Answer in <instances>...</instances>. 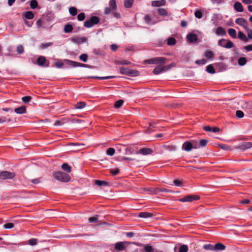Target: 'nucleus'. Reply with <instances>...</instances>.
I'll return each mask as SVG.
<instances>
[{
	"label": "nucleus",
	"mask_w": 252,
	"mask_h": 252,
	"mask_svg": "<svg viewBox=\"0 0 252 252\" xmlns=\"http://www.w3.org/2000/svg\"><path fill=\"white\" fill-rule=\"evenodd\" d=\"M86 105V104L85 102L80 101L77 102L75 105H74V108L75 109H81L84 108Z\"/></svg>",
	"instance_id": "bb28decb"
},
{
	"label": "nucleus",
	"mask_w": 252,
	"mask_h": 252,
	"mask_svg": "<svg viewBox=\"0 0 252 252\" xmlns=\"http://www.w3.org/2000/svg\"><path fill=\"white\" fill-rule=\"evenodd\" d=\"M140 74L139 72L137 70H133L129 68L127 76L131 77L138 76Z\"/></svg>",
	"instance_id": "4be33fe9"
},
{
	"label": "nucleus",
	"mask_w": 252,
	"mask_h": 252,
	"mask_svg": "<svg viewBox=\"0 0 252 252\" xmlns=\"http://www.w3.org/2000/svg\"><path fill=\"white\" fill-rule=\"evenodd\" d=\"M25 16L28 19H32L34 18V14L32 11H29L25 13Z\"/></svg>",
	"instance_id": "f704fd0d"
},
{
	"label": "nucleus",
	"mask_w": 252,
	"mask_h": 252,
	"mask_svg": "<svg viewBox=\"0 0 252 252\" xmlns=\"http://www.w3.org/2000/svg\"><path fill=\"white\" fill-rule=\"evenodd\" d=\"M188 247L187 245H183L179 248V252H187Z\"/></svg>",
	"instance_id": "3c124183"
},
{
	"label": "nucleus",
	"mask_w": 252,
	"mask_h": 252,
	"mask_svg": "<svg viewBox=\"0 0 252 252\" xmlns=\"http://www.w3.org/2000/svg\"><path fill=\"white\" fill-rule=\"evenodd\" d=\"M153 151L152 149L150 148H142L140 149L138 152L135 153L136 154H141L143 155H147L151 154L153 153Z\"/></svg>",
	"instance_id": "4468645a"
},
{
	"label": "nucleus",
	"mask_w": 252,
	"mask_h": 252,
	"mask_svg": "<svg viewBox=\"0 0 252 252\" xmlns=\"http://www.w3.org/2000/svg\"><path fill=\"white\" fill-rule=\"evenodd\" d=\"M62 169L70 173L71 171V167L70 165H69L67 163H64L62 165Z\"/></svg>",
	"instance_id": "393cba45"
},
{
	"label": "nucleus",
	"mask_w": 252,
	"mask_h": 252,
	"mask_svg": "<svg viewBox=\"0 0 252 252\" xmlns=\"http://www.w3.org/2000/svg\"><path fill=\"white\" fill-rule=\"evenodd\" d=\"M125 151L126 155H131L134 153L133 149L130 147H127Z\"/></svg>",
	"instance_id": "5fc2aeb1"
},
{
	"label": "nucleus",
	"mask_w": 252,
	"mask_h": 252,
	"mask_svg": "<svg viewBox=\"0 0 252 252\" xmlns=\"http://www.w3.org/2000/svg\"><path fill=\"white\" fill-rule=\"evenodd\" d=\"M208 143V141L206 139H201L199 142V146L200 147H205Z\"/></svg>",
	"instance_id": "052dcab7"
},
{
	"label": "nucleus",
	"mask_w": 252,
	"mask_h": 252,
	"mask_svg": "<svg viewBox=\"0 0 252 252\" xmlns=\"http://www.w3.org/2000/svg\"><path fill=\"white\" fill-rule=\"evenodd\" d=\"M216 33L219 35H226V32L224 29L221 27H219L217 28L216 30Z\"/></svg>",
	"instance_id": "5701e85b"
},
{
	"label": "nucleus",
	"mask_w": 252,
	"mask_h": 252,
	"mask_svg": "<svg viewBox=\"0 0 252 252\" xmlns=\"http://www.w3.org/2000/svg\"><path fill=\"white\" fill-rule=\"evenodd\" d=\"M225 248V246L220 243H217L214 245V251L224 250Z\"/></svg>",
	"instance_id": "6ab92c4d"
},
{
	"label": "nucleus",
	"mask_w": 252,
	"mask_h": 252,
	"mask_svg": "<svg viewBox=\"0 0 252 252\" xmlns=\"http://www.w3.org/2000/svg\"><path fill=\"white\" fill-rule=\"evenodd\" d=\"M176 41L173 37H170L168 39L167 44L168 45H174L176 44Z\"/></svg>",
	"instance_id": "49530a36"
},
{
	"label": "nucleus",
	"mask_w": 252,
	"mask_h": 252,
	"mask_svg": "<svg viewBox=\"0 0 252 252\" xmlns=\"http://www.w3.org/2000/svg\"><path fill=\"white\" fill-rule=\"evenodd\" d=\"M206 60L204 59L198 60L195 61V63L197 64H205L206 63Z\"/></svg>",
	"instance_id": "e2e57ef3"
},
{
	"label": "nucleus",
	"mask_w": 252,
	"mask_h": 252,
	"mask_svg": "<svg viewBox=\"0 0 252 252\" xmlns=\"http://www.w3.org/2000/svg\"><path fill=\"white\" fill-rule=\"evenodd\" d=\"M17 51L18 54H21L24 52V48L22 45H19L17 47Z\"/></svg>",
	"instance_id": "680f3d73"
},
{
	"label": "nucleus",
	"mask_w": 252,
	"mask_h": 252,
	"mask_svg": "<svg viewBox=\"0 0 252 252\" xmlns=\"http://www.w3.org/2000/svg\"><path fill=\"white\" fill-rule=\"evenodd\" d=\"M65 62L67 63L73 67H87L88 65L86 64H83L82 63H80L78 62L72 61L70 60H66Z\"/></svg>",
	"instance_id": "ddd939ff"
},
{
	"label": "nucleus",
	"mask_w": 252,
	"mask_h": 252,
	"mask_svg": "<svg viewBox=\"0 0 252 252\" xmlns=\"http://www.w3.org/2000/svg\"><path fill=\"white\" fill-rule=\"evenodd\" d=\"M158 14L161 16H166L168 14L167 11L162 8H159L158 9Z\"/></svg>",
	"instance_id": "72a5a7b5"
},
{
	"label": "nucleus",
	"mask_w": 252,
	"mask_h": 252,
	"mask_svg": "<svg viewBox=\"0 0 252 252\" xmlns=\"http://www.w3.org/2000/svg\"><path fill=\"white\" fill-rule=\"evenodd\" d=\"M204 249L214 251V245L211 244H205L203 246Z\"/></svg>",
	"instance_id": "4c0bfd02"
},
{
	"label": "nucleus",
	"mask_w": 252,
	"mask_h": 252,
	"mask_svg": "<svg viewBox=\"0 0 252 252\" xmlns=\"http://www.w3.org/2000/svg\"><path fill=\"white\" fill-rule=\"evenodd\" d=\"M46 62V60L43 56H40L37 60V63L40 66L43 65Z\"/></svg>",
	"instance_id": "a878e982"
},
{
	"label": "nucleus",
	"mask_w": 252,
	"mask_h": 252,
	"mask_svg": "<svg viewBox=\"0 0 252 252\" xmlns=\"http://www.w3.org/2000/svg\"><path fill=\"white\" fill-rule=\"evenodd\" d=\"M98 216L96 215L95 216H94L91 217L89 219V221L90 222H96L98 221Z\"/></svg>",
	"instance_id": "4d7b16f0"
},
{
	"label": "nucleus",
	"mask_w": 252,
	"mask_h": 252,
	"mask_svg": "<svg viewBox=\"0 0 252 252\" xmlns=\"http://www.w3.org/2000/svg\"><path fill=\"white\" fill-rule=\"evenodd\" d=\"M100 21L99 18L96 16H92L89 20H86L84 24V27L87 28H90L93 27L94 25L97 24Z\"/></svg>",
	"instance_id": "f03ea898"
},
{
	"label": "nucleus",
	"mask_w": 252,
	"mask_h": 252,
	"mask_svg": "<svg viewBox=\"0 0 252 252\" xmlns=\"http://www.w3.org/2000/svg\"><path fill=\"white\" fill-rule=\"evenodd\" d=\"M16 176L14 172H11L8 171H2L0 172V181L8 179H12Z\"/></svg>",
	"instance_id": "7ed1b4c3"
},
{
	"label": "nucleus",
	"mask_w": 252,
	"mask_h": 252,
	"mask_svg": "<svg viewBox=\"0 0 252 252\" xmlns=\"http://www.w3.org/2000/svg\"><path fill=\"white\" fill-rule=\"evenodd\" d=\"M194 15L196 18L201 19L202 17V13L200 10H196L194 12Z\"/></svg>",
	"instance_id": "09e8293b"
},
{
	"label": "nucleus",
	"mask_w": 252,
	"mask_h": 252,
	"mask_svg": "<svg viewBox=\"0 0 252 252\" xmlns=\"http://www.w3.org/2000/svg\"><path fill=\"white\" fill-rule=\"evenodd\" d=\"M143 249L141 252H154L155 249L152 246L148 244L143 245Z\"/></svg>",
	"instance_id": "f3484780"
},
{
	"label": "nucleus",
	"mask_w": 252,
	"mask_h": 252,
	"mask_svg": "<svg viewBox=\"0 0 252 252\" xmlns=\"http://www.w3.org/2000/svg\"><path fill=\"white\" fill-rule=\"evenodd\" d=\"M238 37L239 39L244 41L245 42L248 41V38L246 37V35L242 32L239 31L238 32Z\"/></svg>",
	"instance_id": "c85d7f7f"
},
{
	"label": "nucleus",
	"mask_w": 252,
	"mask_h": 252,
	"mask_svg": "<svg viewBox=\"0 0 252 252\" xmlns=\"http://www.w3.org/2000/svg\"><path fill=\"white\" fill-rule=\"evenodd\" d=\"M235 23L243 27V28L246 30L249 28V24L248 22L243 18H238L236 19Z\"/></svg>",
	"instance_id": "9d476101"
},
{
	"label": "nucleus",
	"mask_w": 252,
	"mask_h": 252,
	"mask_svg": "<svg viewBox=\"0 0 252 252\" xmlns=\"http://www.w3.org/2000/svg\"><path fill=\"white\" fill-rule=\"evenodd\" d=\"M167 59L164 57H156L148 60L147 62L149 64L164 63Z\"/></svg>",
	"instance_id": "6e6552de"
},
{
	"label": "nucleus",
	"mask_w": 252,
	"mask_h": 252,
	"mask_svg": "<svg viewBox=\"0 0 252 252\" xmlns=\"http://www.w3.org/2000/svg\"><path fill=\"white\" fill-rule=\"evenodd\" d=\"M236 116L239 118H242L244 117V113L240 110H237L236 112Z\"/></svg>",
	"instance_id": "0e129e2a"
},
{
	"label": "nucleus",
	"mask_w": 252,
	"mask_h": 252,
	"mask_svg": "<svg viewBox=\"0 0 252 252\" xmlns=\"http://www.w3.org/2000/svg\"><path fill=\"white\" fill-rule=\"evenodd\" d=\"M205 56L208 59H212L214 57V54L211 51H207L205 52Z\"/></svg>",
	"instance_id": "2f4dec72"
},
{
	"label": "nucleus",
	"mask_w": 252,
	"mask_h": 252,
	"mask_svg": "<svg viewBox=\"0 0 252 252\" xmlns=\"http://www.w3.org/2000/svg\"><path fill=\"white\" fill-rule=\"evenodd\" d=\"M138 216L143 218H148L153 216V214L149 212H141L138 215Z\"/></svg>",
	"instance_id": "b1692460"
},
{
	"label": "nucleus",
	"mask_w": 252,
	"mask_h": 252,
	"mask_svg": "<svg viewBox=\"0 0 252 252\" xmlns=\"http://www.w3.org/2000/svg\"><path fill=\"white\" fill-rule=\"evenodd\" d=\"M188 40L190 42H193L197 41L198 37L196 34L190 33L187 35Z\"/></svg>",
	"instance_id": "412c9836"
},
{
	"label": "nucleus",
	"mask_w": 252,
	"mask_h": 252,
	"mask_svg": "<svg viewBox=\"0 0 252 252\" xmlns=\"http://www.w3.org/2000/svg\"><path fill=\"white\" fill-rule=\"evenodd\" d=\"M252 147V143L251 142H246L238 146L237 147V148L242 150H245L246 149H249Z\"/></svg>",
	"instance_id": "2eb2a0df"
},
{
	"label": "nucleus",
	"mask_w": 252,
	"mask_h": 252,
	"mask_svg": "<svg viewBox=\"0 0 252 252\" xmlns=\"http://www.w3.org/2000/svg\"><path fill=\"white\" fill-rule=\"evenodd\" d=\"M38 6V3L36 0H32L30 2V6L32 9L36 8Z\"/></svg>",
	"instance_id": "c03bdc74"
},
{
	"label": "nucleus",
	"mask_w": 252,
	"mask_h": 252,
	"mask_svg": "<svg viewBox=\"0 0 252 252\" xmlns=\"http://www.w3.org/2000/svg\"><path fill=\"white\" fill-rule=\"evenodd\" d=\"M170 68V66L169 65L162 66L160 65L156 67L153 70V72L154 74H158L162 72L166 71L167 70H169Z\"/></svg>",
	"instance_id": "1a4fd4ad"
},
{
	"label": "nucleus",
	"mask_w": 252,
	"mask_h": 252,
	"mask_svg": "<svg viewBox=\"0 0 252 252\" xmlns=\"http://www.w3.org/2000/svg\"><path fill=\"white\" fill-rule=\"evenodd\" d=\"M116 76H104V77H97V76H94L92 77L94 79H109L111 78H115Z\"/></svg>",
	"instance_id": "ea45409f"
},
{
	"label": "nucleus",
	"mask_w": 252,
	"mask_h": 252,
	"mask_svg": "<svg viewBox=\"0 0 252 252\" xmlns=\"http://www.w3.org/2000/svg\"><path fill=\"white\" fill-rule=\"evenodd\" d=\"M218 45L227 49L231 48L234 46V43L232 41L223 38L219 40Z\"/></svg>",
	"instance_id": "39448f33"
},
{
	"label": "nucleus",
	"mask_w": 252,
	"mask_h": 252,
	"mask_svg": "<svg viewBox=\"0 0 252 252\" xmlns=\"http://www.w3.org/2000/svg\"><path fill=\"white\" fill-rule=\"evenodd\" d=\"M85 19V14L83 12L80 13L77 16V19L79 21H82Z\"/></svg>",
	"instance_id": "603ef678"
},
{
	"label": "nucleus",
	"mask_w": 252,
	"mask_h": 252,
	"mask_svg": "<svg viewBox=\"0 0 252 252\" xmlns=\"http://www.w3.org/2000/svg\"><path fill=\"white\" fill-rule=\"evenodd\" d=\"M128 68H125L123 67H120V73L122 74L127 75L128 72Z\"/></svg>",
	"instance_id": "de8ad7c7"
},
{
	"label": "nucleus",
	"mask_w": 252,
	"mask_h": 252,
	"mask_svg": "<svg viewBox=\"0 0 252 252\" xmlns=\"http://www.w3.org/2000/svg\"><path fill=\"white\" fill-rule=\"evenodd\" d=\"M109 5L110 6V7L112 8V10H116L117 6L115 0H110L109 2Z\"/></svg>",
	"instance_id": "c756f323"
},
{
	"label": "nucleus",
	"mask_w": 252,
	"mask_h": 252,
	"mask_svg": "<svg viewBox=\"0 0 252 252\" xmlns=\"http://www.w3.org/2000/svg\"><path fill=\"white\" fill-rule=\"evenodd\" d=\"M70 40L73 43L80 44L86 42L88 38L85 36L81 37L77 35H74L70 38Z\"/></svg>",
	"instance_id": "0eeeda50"
},
{
	"label": "nucleus",
	"mask_w": 252,
	"mask_h": 252,
	"mask_svg": "<svg viewBox=\"0 0 252 252\" xmlns=\"http://www.w3.org/2000/svg\"><path fill=\"white\" fill-rule=\"evenodd\" d=\"M134 0H125L124 6L126 8H130L133 3Z\"/></svg>",
	"instance_id": "7c9ffc66"
},
{
	"label": "nucleus",
	"mask_w": 252,
	"mask_h": 252,
	"mask_svg": "<svg viewBox=\"0 0 252 252\" xmlns=\"http://www.w3.org/2000/svg\"><path fill=\"white\" fill-rule=\"evenodd\" d=\"M199 198V197L195 195H187L180 199V201L183 202H191L193 200H196Z\"/></svg>",
	"instance_id": "9b49d317"
},
{
	"label": "nucleus",
	"mask_w": 252,
	"mask_h": 252,
	"mask_svg": "<svg viewBox=\"0 0 252 252\" xmlns=\"http://www.w3.org/2000/svg\"><path fill=\"white\" fill-rule=\"evenodd\" d=\"M173 183H174V185H175L176 186L181 187L182 186V182L181 181H180L179 180H177V179L174 180L173 181Z\"/></svg>",
	"instance_id": "774afa93"
},
{
	"label": "nucleus",
	"mask_w": 252,
	"mask_h": 252,
	"mask_svg": "<svg viewBox=\"0 0 252 252\" xmlns=\"http://www.w3.org/2000/svg\"><path fill=\"white\" fill-rule=\"evenodd\" d=\"M95 184L96 185H98L99 186H107L108 183L107 182L104 181H101V180H95Z\"/></svg>",
	"instance_id": "e433bc0d"
},
{
	"label": "nucleus",
	"mask_w": 252,
	"mask_h": 252,
	"mask_svg": "<svg viewBox=\"0 0 252 252\" xmlns=\"http://www.w3.org/2000/svg\"><path fill=\"white\" fill-rule=\"evenodd\" d=\"M166 4L165 0H160L153 1L152 3V6L154 7H159L160 6L165 5Z\"/></svg>",
	"instance_id": "dca6fc26"
},
{
	"label": "nucleus",
	"mask_w": 252,
	"mask_h": 252,
	"mask_svg": "<svg viewBox=\"0 0 252 252\" xmlns=\"http://www.w3.org/2000/svg\"><path fill=\"white\" fill-rule=\"evenodd\" d=\"M88 58V55L86 54H83L79 57L80 59L84 62H86L87 61Z\"/></svg>",
	"instance_id": "bf43d9fd"
},
{
	"label": "nucleus",
	"mask_w": 252,
	"mask_h": 252,
	"mask_svg": "<svg viewBox=\"0 0 252 252\" xmlns=\"http://www.w3.org/2000/svg\"><path fill=\"white\" fill-rule=\"evenodd\" d=\"M143 20L148 25H153L158 22V20L155 19L154 15L150 14L145 15Z\"/></svg>",
	"instance_id": "20e7f679"
},
{
	"label": "nucleus",
	"mask_w": 252,
	"mask_h": 252,
	"mask_svg": "<svg viewBox=\"0 0 252 252\" xmlns=\"http://www.w3.org/2000/svg\"><path fill=\"white\" fill-rule=\"evenodd\" d=\"M123 103L124 101L122 99H120L115 103L114 106L116 108H119L122 106Z\"/></svg>",
	"instance_id": "a18cd8bd"
},
{
	"label": "nucleus",
	"mask_w": 252,
	"mask_h": 252,
	"mask_svg": "<svg viewBox=\"0 0 252 252\" xmlns=\"http://www.w3.org/2000/svg\"><path fill=\"white\" fill-rule=\"evenodd\" d=\"M32 99V97L30 96H25L22 98V100L23 102L27 103L29 102Z\"/></svg>",
	"instance_id": "864d4df0"
},
{
	"label": "nucleus",
	"mask_w": 252,
	"mask_h": 252,
	"mask_svg": "<svg viewBox=\"0 0 252 252\" xmlns=\"http://www.w3.org/2000/svg\"><path fill=\"white\" fill-rule=\"evenodd\" d=\"M14 112L18 114H23L26 112V107L25 106H21L14 109Z\"/></svg>",
	"instance_id": "aec40b11"
},
{
	"label": "nucleus",
	"mask_w": 252,
	"mask_h": 252,
	"mask_svg": "<svg viewBox=\"0 0 252 252\" xmlns=\"http://www.w3.org/2000/svg\"><path fill=\"white\" fill-rule=\"evenodd\" d=\"M53 176L57 180L63 182H67L70 180V177L68 174L62 171L55 172Z\"/></svg>",
	"instance_id": "f257e3e1"
},
{
	"label": "nucleus",
	"mask_w": 252,
	"mask_h": 252,
	"mask_svg": "<svg viewBox=\"0 0 252 252\" xmlns=\"http://www.w3.org/2000/svg\"><path fill=\"white\" fill-rule=\"evenodd\" d=\"M228 32L229 35L231 36L232 37L236 38L237 35L235 30L232 28L229 29L228 30Z\"/></svg>",
	"instance_id": "473e14b6"
},
{
	"label": "nucleus",
	"mask_w": 252,
	"mask_h": 252,
	"mask_svg": "<svg viewBox=\"0 0 252 252\" xmlns=\"http://www.w3.org/2000/svg\"><path fill=\"white\" fill-rule=\"evenodd\" d=\"M193 149V143L192 142L187 141L184 143L182 145V149L187 152H189Z\"/></svg>",
	"instance_id": "f8f14e48"
},
{
	"label": "nucleus",
	"mask_w": 252,
	"mask_h": 252,
	"mask_svg": "<svg viewBox=\"0 0 252 252\" xmlns=\"http://www.w3.org/2000/svg\"><path fill=\"white\" fill-rule=\"evenodd\" d=\"M64 122L63 120H57L55 121L54 125L56 126H61L64 124Z\"/></svg>",
	"instance_id": "8fccbe9b"
},
{
	"label": "nucleus",
	"mask_w": 252,
	"mask_h": 252,
	"mask_svg": "<svg viewBox=\"0 0 252 252\" xmlns=\"http://www.w3.org/2000/svg\"><path fill=\"white\" fill-rule=\"evenodd\" d=\"M115 153V150L113 148H109L106 151V154L108 156H112Z\"/></svg>",
	"instance_id": "37998d69"
},
{
	"label": "nucleus",
	"mask_w": 252,
	"mask_h": 252,
	"mask_svg": "<svg viewBox=\"0 0 252 252\" xmlns=\"http://www.w3.org/2000/svg\"><path fill=\"white\" fill-rule=\"evenodd\" d=\"M69 13L71 15L75 16L77 13V9L75 7H71L69 9Z\"/></svg>",
	"instance_id": "79ce46f5"
},
{
	"label": "nucleus",
	"mask_w": 252,
	"mask_h": 252,
	"mask_svg": "<svg viewBox=\"0 0 252 252\" xmlns=\"http://www.w3.org/2000/svg\"><path fill=\"white\" fill-rule=\"evenodd\" d=\"M238 63L240 65H244L247 63V59L245 57H241L239 59Z\"/></svg>",
	"instance_id": "58836bf2"
},
{
	"label": "nucleus",
	"mask_w": 252,
	"mask_h": 252,
	"mask_svg": "<svg viewBox=\"0 0 252 252\" xmlns=\"http://www.w3.org/2000/svg\"><path fill=\"white\" fill-rule=\"evenodd\" d=\"M120 172V170L118 168H116L115 169H111L110 173L113 175H116L119 174Z\"/></svg>",
	"instance_id": "338daca9"
},
{
	"label": "nucleus",
	"mask_w": 252,
	"mask_h": 252,
	"mask_svg": "<svg viewBox=\"0 0 252 252\" xmlns=\"http://www.w3.org/2000/svg\"><path fill=\"white\" fill-rule=\"evenodd\" d=\"M234 9L239 12H242L244 10L242 4L238 1L236 2L234 5Z\"/></svg>",
	"instance_id": "a211bd4d"
},
{
	"label": "nucleus",
	"mask_w": 252,
	"mask_h": 252,
	"mask_svg": "<svg viewBox=\"0 0 252 252\" xmlns=\"http://www.w3.org/2000/svg\"><path fill=\"white\" fill-rule=\"evenodd\" d=\"M116 63L117 64H130L131 63L127 60H122L120 61H117Z\"/></svg>",
	"instance_id": "a19ab883"
},
{
	"label": "nucleus",
	"mask_w": 252,
	"mask_h": 252,
	"mask_svg": "<svg viewBox=\"0 0 252 252\" xmlns=\"http://www.w3.org/2000/svg\"><path fill=\"white\" fill-rule=\"evenodd\" d=\"M29 244L32 246H33L36 244L37 243V239L34 238H32L30 239L29 241Z\"/></svg>",
	"instance_id": "69168bd1"
},
{
	"label": "nucleus",
	"mask_w": 252,
	"mask_h": 252,
	"mask_svg": "<svg viewBox=\"0 0 252 252\" xmlns=\"http://www.w3.org/2000/svg\"><path fill=\"white\" fill-rule=\"evenodd\" d=\"M130 243L128 242H119L114 244L115 249L117 251H126V248Z\"/></svg>",
	"instance_id": "423d86ee"
},
{
	"label": "nucleus",
	"mask_w": 252,
	"mask_h": 252,
	"mask_svg": "<svg viewBox=\"0 0 252 252\" xmlns=\"http://www.w3.org/2000/svg\"><path fill=\"white\" fill-rule=\"evenodd\" d=\"M247 32V35L249 39H252V30L250 29L249 27L247 30H245Z\"/></svg>",
	"instance_id": "13d9d810"
},
{
	"label": "nucleus",
	"mask_w": 252,
	"mask_h": 252,
	"mask_svg": "<svg viewBox=\"0 0 252 252\" xmlns=\"http://www.w3.org/2000/svg\"><path fill=\"white\" fill-rule=\"evenodd\" d=\"M73 29L72 26L69 24H67L64 26V32L65 33L71 32Z\"/></svg>",
	"instance_id": "cd10ccee"
},
{
	"label": "nucleus",
	"mask_w": 252,
	"mask_h": 252,
	"mask_svg": "<svg viewBox=\"0 0 252 252\" xmlns=\"http://www.w3.org/2000/svg\"><path fill=\"white\" fill-rule=\"evenodd\" d=\"M14 225L13 223L9 222L3 225V227L5 229H11L14 227Z\"/></svg>",
	"instance_id": "6e6d98bb"
},
{
	"label": "nucleus",
	"mask_w": 252,
	"mask_h": 252,
	"mask_svg": "<svg viewBox=\"0 0 252 252\" xmlns=\"http://www.w3.org/2000/svg\"><path fill=\"white\" fill-rule=\"evenodd\" d=\"M206 71L211 74L215 73V70L212 64H209L206 67Z\"/></svg>",
	"instance_id": "c9c22d12"
}]
</instances>
